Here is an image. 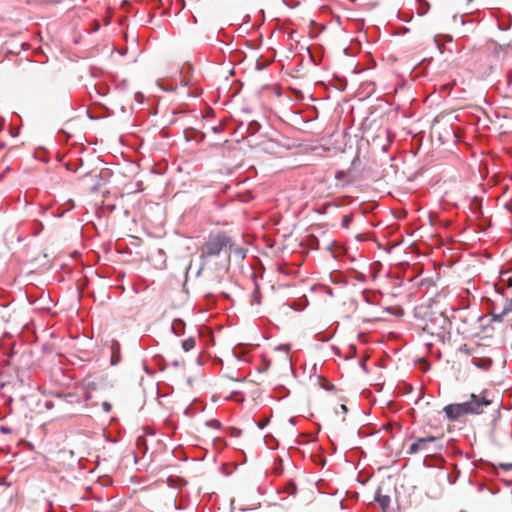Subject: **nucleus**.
I'll return each mask as SVG.
<instances>
[{
  "instance_id": "obj_18",
  "label": "nucleus",
  "mask_w": 512,
  "mask_h": 512,
  "mask_svg": "<svg viewBox=\"0 0 512 512\" xmlns=\"http://www.w3.org/2000/svg\"><path fill=\"white\" fill-rule=\"evenodd\" d=\"M460 351H461V352H464V353H466V354H469V353H470V352H469V350H468V348H467V345H463V346H461V347H460Z\"/></svg>"
},
{
  "instance_id": "obj_13",
  "label": "nucleus",
  "mask_w": 512,
  "mask_h": 512,
  "mask_svg": "<svg viewBox=\"0 0 512 512\" xmlns=\"http://www.w3.org/2000/svg\"><path fill=\"white\" fill-rule=\"evenodd\" d=\"M501 282L505 284L507 287H512V277L508 272H505L501 276Z\"/></svg>"
},
{
  "instance_id": "obj_17",
  "label": "nucleus",
  "mask_w": 512,
  "mask_h": 512,
  "mask_svg": "<svg viewBox=\"0 0 512 512\" xmlns=\"http://www.w3.org/2000/svg\"><path fill=\"white\" fill-rule=\"evenodd\" d=\"M335 177H336V179L342 180V179L345 177V173H344V172H342V171H338V172L335 174Z\"/></svg>"
},
{
  "instance_id": "obj_5",
  "label": "nucleus",
  "mask_w": 512,
  "mask_h": 512,
  "mask_svg": "<svg viewBox=\"0 0 512 512\" xmlns=\"http://www.w3.org/2000/svg\"><path fill=\"white\" fill-rule=\"evenodd\" d=\"M444 412L446 416L451 419L455 420L459 417L468 414L466 405L463 403L458 404H450L444 407Z\"/></svg>"
},
{
  "instance_id": "obj_19",
  "label": "nucleus",
  "mask_w": 512,
  "mask_h": 512,
  "mask_svg": "<svg viewBox=\"0 0 512 512\" xmlns=\"http://www.w3.org/2000/svg\"><path fill=\"white\" fill-rule=\"evenodd\" d=\"M340 409L343 411V413H346V412H347V407H346V405H344V404H341V405H340Z\"/></svg>"
},
{
  "instance_id": "obj_14",
  "label": "nucleus",
  "mask_w": 512,
  "mask_h": 512,
  "mask_svg": "<svg viewBox=\"0 0 512 512\" xmlns=\"http://www.w3.org/2000/svg\"><path fill=\"white\" fill-rule=\"evenodd\" d=\"M353 220V216L348 214V215H344L343 218H342V226L344 228H348L351 224Z\"/></svg>"
},
{
  "instance_id": "obj_2",
  "label": "nucleus",
  "mask_w": 512,
  "mask_h": 512,
  "mask_svg": "<svg viewBox=\"0 0 512 512\" xmlns=\"http://www.w3.org/2000/svg\"><path fill=\"white\" fill-rule=\"evenodd\" d=\"M442 437L427 436L418 438L415 442L411 443L408 447L407 454L413 455L419 452H432L441 449L438 445Z\"/></svg>"
},
{
  "instance_id": "obj_7",
  "label": "nucleus",
  "mask_w": 512,
  "mask_h": 512,
  "mask_svg": "<svg viewBox=\"0 0 512 512\" xmlns=\"http://www.w3.org/2000/svg\"><path fill=\"white\" fill-rule=\"evenodd\" d=\"M172 330H173L174 334L177 335V336L183 335L184 330H185V323H184V321L181 320V319H175L172 322Z\"/></svg>"
},
{
  "instance_id": "obj_10",
  "label": "nucleus",
  "mask_w": 512,
  "mask_h": 512,
  "mask_svg": "<svg viewBox=\"0 0 512 512\" xmlns=\"http://www.w3.org/2000/svg\"><path fill=\"white\" fill-rule=\"evenodd\" d=\"M376 501L380 504V506L383 508L384 512H388L387 509L390 504V498L386 495H380L376 497Z\"/></svg>"
},
{
  "instance_id": "obj_4",
  "label": "nucleus",
  "mask_w": 512,
  "mask_h": 512,
  "mask_svg": "<svg viewBox=\"0 0 512 512\" xmlns=\"http://www.w3.org/2000/svg\"><path fill=\"white\" fill-rule=\"evenodd\" d=\"M493 309V318L501 321L506 315L512 312V299H503L501 305L495 304Z\"/></svg>"
},
{
  "instance_id": "obj_8",
  "label": "nucleus",
  "mask_w": 512,
  "mask_h": 512,
  "mask_svg": "<svg viewBox=\"0 0 512 512\" xmlns=\"http://www.w3.org/2000/svg\"><path fill=\"white\" fill-rule=\"evenodd\" d=\"M474 365L480 369L487 370L492 365V360L490 358H478L474 360Z\"/></svg>"
},
{
  "instance_id": "obj_21",
  "label": "nucleus",
  "mask_w": 512,
  "mask_h": 512,
  "mask_svg": "<svg viewBox=\"0 0 512 512\" xmlns=\"http://www.w3.org/2000/svg\"><path fill=\"white\" fill-rule=\"evenodd\" d=\"M508 208H509V209H510V211L512 212V208H510L509 206H508Z\"/></svg>"
},
{
  "instance_id": "obj_16",
  "label": "nucleus",
  "mask_w": 512,
  "mask_h": 512,
  "mask_svg": "<svg viewBox=\"0 0 512 512\" xmlns=\"http://www.w3.org/2000/svg\"><path fill=\"white\" fill-rule=\"evenodd\" d=\"M102 407H103L104 411H105V412H107V413H108V412H110V411H111V409H112L111 404H110V403H108V402H106V401H104V402L102 403Z\"/></svg>"
},
{
  "instance_id": "obj_3",
  "label": "nucleus",
  "mask_w": 512,
  "mask_h": 512,
  "mask_svg": "<svg viewBox=\"0 0 512 512\" xmlns=\"http://www.w3.org/2000/svg\"><path fill=\"white\" fill-rule=\"evenodd\" d=\"M491 400L487 397V392L483 391L480 394H470L469 399L464 402L468 414L477 415L484 411V408L491 405Z\"/></svg>"
},
{
  "instance_id": "obj_11",
  "label": "nucleus",
  "mask_w": 512,
  "mask_h": 512,
  "mask_svg": "<svg viewBox=\"0 0 512 512\" xmlns=\"http://www.w3.org/2000/svg\"><path fill=\"white\" fill-rule=\"evenodd\" d=\"M251 304H257V305L261 304V293L259 290V286L257 284L255 285V288H254V291L252 294Z\"/></svg>"
},
{
  "instance_id": "obj_12",
  "label": "nucleus",
  "mask_w": 512,
  "mask_h": 512,
  "mask_svg": "<svg viewBox=\"0 0 512 512\" xmlns=\"http://www.w3.org/2000/svg\"><path fill=\"white\" fill-rule=\"evenodd\" d=\"M296 491H297V487L293 482H289L288 484H286V486L284 488V492H286L287 494H289L291 496L295 495Z\"/></svg>"
},
{
  "instance_id": "obj_9",
  "label": "nucleus",
  "mask_w": 512,
  "mask_h": 512,
  "mask_svg": "<svg viewBox=\"0 0 512 512\" xmlns=\"http://www.w3.org/2000/svg\"><path fill=\"white\" fill-rule=\"evenodd\" d=\"M195 338L189 337L182 341L181 345L185 352L191 351L195 347Z\"/></svg>"
},
{
  "instance_id": "obj_15",
  "label": "nucleus",
  "mask_w": 512,
  "mask_h": 512,
  "mask_svg": "<svg viewBox=\"0 0 512 512\" xmlns=\"http://www.w3.org/2000/svg\"><path fill=\"white\" fill-rule=\"evenodd\" d=\"M112 349H113L112 364L115 365V364H117V362L119 360V356L116 355V352H115V344H113Z\"/></svg>"
},
{
  "instance_id": "obj_6",
  "label": "nucleus",
  "mask_w": 512,
  "mask_h": 512,
  "mask_svg": "<svg viewBox=\"0 0 512 512\" xmlns=\"http://www.w3.org/2000/svg\"><path fill=\"white\" fill-rule=\"evenodd\" d=\"M229 252V256L233 255L236 260H243L246 256V250L242 247L236 246L233 243L232 250H227Z\"/></svg>"
},
{
  "instance_id": "obj_20",
  "label": "nucleus",
  "mask_w": 512,
  "mask_h": 512,
  "mask_svg": "<svg viewBox=\"0 0 512 512\" xmlns=\"http://www.w3.org/2000/svg\"><path fill=\"white\" fill-rule=\"evenodd\" d=\"M266 423H267V421L266 422L258 423V427L259 428H263L266 425Z\"/></svg>"
},
{
  "instance_id": "obj_1",
  "label": "nucleus",
  "mask_w": 512,
  "mask_h": 512,
  "mask_svg": "<svg viewBox=\"0 0 512 512\" xmlns=\"http://www.w3.org/2000/svg\"><path fill=\"white\" fill-rule=\"evenodd\" d=\"M233 242L230 237L223 233L210 235L200 247V258L202 264L211 257L218 256L222 251L232 250Z\"/></svg>"
}]
</instances>
